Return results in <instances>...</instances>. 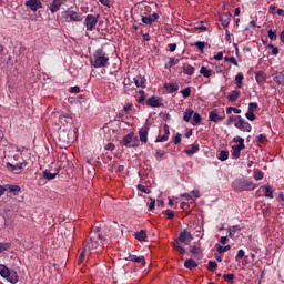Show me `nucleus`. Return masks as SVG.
I'll return each instance as SVG.
<instances>
[{
    "label": "nucleus",
    "mask_w": 284,
    "mask_h": 284,
    "mask_svg": "<svg viewBox=\"0 0 284 284\" xmlns=\"http://www.w3.org/2000/svg\"><path fill=\"white\" fill-rule=\"evenodd\" d=\"M170 139L168 135H159L155 140V143H165Z\"/></svg>",
    "instance_id": "8fccbe9b"
},
{
    "label": "nucleus",
    "mask_w": 284,
    "mask_h": 284,
    "mask_svg": "<svg viewBox=\"0 0 284 284\" xmlns=\"http://www.w3.org/2000/svg\"><path fill=\"white\" fill-rule=\"evenodd\" d=\"M85 261V248L80 253L79 260H78V265H81Z\"/></svg>",
    "instance_id": "603ef678"
},
{
    "label": "nucleus",
    "mask_w": 284,
    "mask_h": 284,
    "mask_svg": "<svg viewBox=\"0 0 284 284\" xmlns=\"http://www.w3.org/2000/svg\"><path fill=\"white\" fill-rule=\"evenodd\" d=\"M199 150H200L199 144H192L191 149H187L184 152L189 156H192L193 154H196V152H199Z\"/></svg>",
    "instance_id": "72a5a7b5"
},
{
    "label": "nucleus",
    "mask_w": 284,
    "mask_h": 284,
    "mask_svg": "<svg viewBox=\"0 0 284 284\" xmlns=\"http://www.w3.org/2000/svg\"><path fill=\"white\" fill-rule=\"evenodd\" d=\"M192 90H190V88H185L181 91V94L184 99H187V97H190Z\"/></svg>",
    "instance_id": "3c124183"
},
{
    "label": "nucleus",
    "mask_w": 284,
    "mask_h": 284,
    "mask_svg": "<svg viewBox=\"0 0 284 284\" xmlns=\"http://www.w3.org/2000/svg\"><path fill=\"white\" fill-rule=\"evenodd\" d=\"M126 261H131V263H138L140 265H145V256H143V255H140V256L129 255L126 257Z\"/></svg>",
    "instance_id": "2eb2a0df"
},
{
    "label": "nucleus",
    "mask_w": 284,
    "mask_h": 284,
    "mask_svg": "<svg viewBox=\"0 0 284 284\" xmlns=\"http://www.w3.org/2000/svg\"><path fill=\"white\" fill-rule=\"evenodd\" d=\"M194 45L197 48V50H200V52L203 54L204 50H205V42L203 41H197L194 43Z\"/></svg>",
    "instance_id": "a19ab883"
},
{
    "label": "nucleus",
    "mask_w": 284,
    "mask_h": 284,
    "mask_svg": "<svg viewBox=\"0 0 284 284\" xmlns=\"http://www.w3.org/2000/svg\"><path fill=\"white\" fill-rule=\"evenodd\" d=\"M70 92H71V94H79V92H81V88H79V87H71L70 88Z\"/></svg>",
    "instance_id": "bf43d9fd"
},
{
    "label": "nucleus",
    "mask_w": 284,
    "mask_h": 284,
    "mask_svg": "<svg viewBox=\"0 0 284 284\" xmlns=\"http://www.w3.org/2000/svg\"><path fill=\"white\" fill-rule=\"evenodd\" d=\"M178 241H180V243H185V245H190V243L194 241V236H192L187 230H183L181 231Z\"/></svg>",
    "instance_id": "ddd939ff"
},
{
    "label": "nucleus",
    "mask_w": 284,
    "mask_h": 284,
    "mask_svg": "<svg viewBox=\"0 0 284 284\" xmlns=\"http://www.w3.org/2000/svg\"><path fill=\"white\" fill-rule=\"evenodd\" d=\"M142 23H145L146 26H152L154 23L152 19H150V16L142 17Z\"/></svg>",
    "instance_id": "09e8293b"
},
{
    "label": "nucleus",
    "mask_w": 284,
    "mask_h": 284,
    "mask_svg": "<svg viewBox=\"0 0 284 284\" xmlns=\"http://www.w3.org/2000/svg\"><path fill=\"white\" fill-rule=\"evenodd\" d=\"M101 243H103V237H101L100 234L94 233V235H92L90 240L85 243L84 250H97V247H99Z\"/></svg>",
    "instance_id": "423d86ee"
},
{
    "label": "nucleus",
    "mask_w": 284,
    "mask_h": 284,
    "mask_svg": "<svg viewBox=\"0 0 284 284\" xmlns=\"http://www.w3.org/2000/svg\"><path fill=\"white\" fill-rule=\"evenodd\" d=\"M254 110H258V103H256V102H250V103H248V109H247V111L254 113Z\"/></svg>",
    "instance_id": "c03bdc74"
},
{
    "label": "nucleus",
    "mask_w": 284,
    "mask_h": 284,
    "mask_svg": "<svg viewBox=\"0 0 284 284\" xmlns=\"http://www.w3.org/2000/svg\"><path fill=\"white\" fill-rule=\"evenodd\" d=\"M182 134L181 133H176L174 140H173V143L174 145H179V143H181V139H182Z\"/></svg>",
    "instance_id": "4d7b16f0"
},
{
    "label": "nucleus",
    "mask_w": 284,
    "mask_h": 284,
    "mask_svg": "<svg viewBox=\"0 0 284 284\" xmlns=\"http://www.w3.org/2000/svg\"><path fill=\"white\" fill-rule=\"evenodd\" d=\"M245 256V251L243 248H240L236 254V258H243Z\"/></svg>",
    "instance_id": "e2e57ef3"
},
{
    "label": "nucleus",
    "mask_w": 284,
    "mask_h": 284,
    "mask_svg": "<svg viewBox=\"0 0 284 284\" xmlns=\"http://www.w3.org/2000/svg\"><path fill=\"white\" fill-rule=\"evenodd\" d=\"M232 19V13L231 12H226V13H223L221 17H220V21L223 26V28H227L230 26V21Z\"/></svg>",
    "instance_id": "6ab92c4d"
},
{
    "label": "nucleus",
    "mask_w": 284,
    "mask_h": 284,
    "mask_svg": "<svg viewBox=\"0 0 284 284\" xmlns=\"http://www.w3.org/2000/svg\"><path fill=\"white\" fill-rule=\"evenodd\" d=\"M232 112H234V114H241V109L234 106L226 108V114H232Z\"/></svg>",
    "instance_id": "58836bf2"
},
{
    "label": "nucleus",
    "mask_w": 284,
    "mask_h": 284,
    "mask_svg": "<svg viewBox=\"0 0 284 284\" xmlns=\"http://www.w3.org/2000/svg\"><path fill=\"white\" fill-rule=\"evenodd\" d=\"M261 190H265L264 196L265 199H274V187L270 184H264L261 186Z\"/></svg>",
    "instance_id": "f3484780"
},
{
    "label": "nucleus",
    "mask_w": 284,
    "mask_h": 284,
    "mask_svg": "<svg viewBox=\"0 0 284 284\" xmlns=\"http://www.w3.org/2000/svg\"><path fill=\"white\" fill-rule=\"evenodd\" d=\"M230 250H232V246H231V245L217 247L219 254H225V252H230Z\"/></svg>",
    "instance_id": "37998d69"
},
{
    "label": "nucleus",
    "mask_w": 284,
    "mask_h": 284,
    "mask_svg": "<svg viewBox=\"0 0 284 284\" xmlns=\"http://www.w3.org/2000/svg\"><path fill=\"white\" fill-rule=\"evenodd\" d=\"M7 191H9L13 196H19L21 192V186L14 184H7Z\"/></svg>",
    "instance_id": "4be33fe9"
},
{
    "label": "nucleus",
    "mask_w": 284,
    "mask_h": 284,
    "mask_svg": "<svg viewBox=\"0 0 284 284\" xmlns=\"http://www.w3.org/2000/svg\"><path fill=\"white\" fill-rule=\"evenodd\" d=\"M202 121L201 114L199 113H193V125H199Z\"/></svg>",
    "instance_id": "ea45409f"
},
{
    "label": "nucleus",
    "mask_w": 284,
    "mask_h": 284,
    "mask_svg": "<svg viewBox=\"0 0 284 284\" xmlns=\"http://www.w3.org/2000/svg\"><path fill=\"white\" fill-rule=\"evenodd\" d=\"M8 192V184L7 185H0V196H3Z\"/></svg>",
    "instance_id": "680f3d73"
},
{
    "label": "nucleus",
    "mask_w": 284,
    "mask_h": 284,
    "mask_svg": "<svg viewBox=\"0 0 284 284\" xmlns=\"http://www.w3.org/2000/svg\"><path fill=\"white\" fill-rule=\"evenodd\" d=\"M200 74H202L204 79H210V77H212V70L207 69L206 67H201Z\"/></svg>",
    "instance_id": "473e14b6"
},
{
    "label": "nucleus",
    "mask_w": 284,
    "mask_h": 284,
    "mask_svg": "<svg viewBox=\"0 0 284 284\" xmlns=\"http://www.w3.org/2000/svg\"><path fill=\"white\" fill-rule=\"evenodd\" d=\"M219 270V264L214 261L209 262V271L210 272H216Z\"/></svg>",
    "instance_id": "4c0bfd02"
},
{
    "label": "nucleus",
    "mask_w": 284,
    "mask_h": 284,
    "mask_svg": "<svg viewBox=\"0 0 284 284\" xmlns=\"http://www.w3.org/2000/svg\"><path fill=\"white\" fill-rule=\"evenodd\" d=\"M182 70H183L184 74L192 77L194 74L195 69H194V67H192L190 64L183 63Z\"/></svg>",
    "instance_id": "a878e982"
},
{
    "label": "nucleus",
    "mask_w": 284,
    "mask_h": 284,
    "mask_svg": "<svg viewBox=\"0 0 284 284\" xmlns=\"http://www.w3.org/2000/svg\"><path fill=\"white\" fill-rule=\"evenodd\" d=\"M136 88H145V82L148 81V79H145L144 75H138L133 79Z\"/></svg>",
    "instance_id": "5701e85b"
},
{
    "label": "nucleus",
    "mask_w": 284,
    "mask_h": 284,
    "mask_svg": "<svg viewBox=\"0 0 284 284\" xmlns=\"http://www.w3.org/2000/svg\"><path fill=\"white\" fill-rule=\"evenodd\" d=\"M255 79H256L258 85H263V83H265V81H267V75L263 71H256Z\"/></svg>",
    "instance_id": "aec40b11"
},
{
    "label": "nucleus",
    "mask_w": 284,
    "mask_h": 284,
    "mask_svg": "<svg viewBox=\"0 0 284 284\" xmlns=\"http://www.w3.org/2000/svg\"><path fill=\"white\" fill-rule=\"evenodd\" d=\"M190 252H191V254H199L201 252V247L193 245L190 247Z\"/></svg>",
    "instance_id": "13d9d810"
},
{
    "label": "nucleus",
    "mask_w": 284,
    "mask_h": 284,
    "mask_svg": "<svg viewBox=\"0 0 284 284\" xmlns=\"http://www.w3.org/2000/svg\"><path fill=\"white\" fill-rule=\"evenodd\" d=\"M12 247V243L7 242V243H0V254H2V252H8V250H10Z\"/></svg>",
    "instance_id": "e433bc0d"
},
{
    "label": "nucleus",
    "mask_w": 284,
    "mask_h": 284,
    "mask_svg": "<svg viewBox=\"0 0 284 284\" xmlns=\"http://www.w3.org/2000/svg\"><path fill=\"white\" fill-rule=\"evenodd\" d=\"M233 143H239L235 145H232V156L233 159H240L241 158V151L245 150V139H243L240 135H236L233 138Z\"/></svg>",
    "instance_id": "39448f33"
},
{
    "label": "nucleus",
    "mask_w": 284,
    "mask_h": 284,
    "mask_svg": "<svg viewBox=\"0 0 284 284\" xmlns=\"http://www.w3.org/2000/svg\"><path fill=\"white\" fill-rule=\"evenodd\" d=\"M97 23H99V16L88 14L84 19V26L89 32L97 30Z\"/></svg>",
    "instance_id": "0eeeda50"
},
{
    "label": "nucleus",
    "mask_w": 284,
    "mask_h": 284,
    "mask_svg": "<svg viewBox=\"0 0 284 284\" xmlns=\"http://www.w3.org/2000/svg\"><path fill=\"white\" fill-rule=\"evenodd\" d=\"M184 267L186 270H194V267H199V264L193 258H189L184 262Z\"/></svg>",
    "instance_id": "cd10ccee"
},
{
    "label": "nucleus",
    "mask_w": 284,
    "mask_h": 284,
    "mask_svg": "<svg viewBox=\"0 0 284 284\" xmlns=\"http://www.w3.org/2000/svg\"><path fill=\"white\" fill-rule=\"evenodd\" d=\"M180 59L169 58L168 63L164 64L165 70H170V68H174V65H179Z\"/></svg>",
    "instance_id": "393cba45"
},
{
    "label": "nucleus",
    "mask_w": 284,
    "mask_h": 284,
    "mask_svg": "<svg viewBox=\"0 0 284 284\" xmlns=\"http://www.w3.org/2000/svg\"><path fill=\"white\" fill-rule=\"evenodd\" d=\"M231 186L234 192H254V190L257 187V184L245 178H237L232 182Z\"/></svg>",
    "instance_id": "f03ea898"
},
{
    "label": "nucleus",
    "mask_w": 284,
    "mask_h": 284,
    "mask_svg": "<svg viewBox=\"0 0 284 284\" xmlns=\"http://www.w3.org/2000/svg\"><path fill=\"white\" fill-rule=\"evenodd\" d=\"M268 48L272 49L273 57H277V54H278V47H276L274 44H268Z\"/></svg>",
    "instance_id": "5fc2aeb1"
},
{
    "label": "nucleus",
    "mask_w": 284,
    "mask_h": 284,
    "mask_svg": "<svg viewBox=\"0 0 284 284\" xmlns=\"http://www.w3.org/2000/svg\"><path fill=\"white\" fill-rule=\"evenodd\" d=\"M224 61L227 63H232L233 65L239 67V61H236V58L234 57H224Z\"/></svg>",
    "instance_id": "79ce46f5"
},
{
    "label": "nucleus",
    "mask_w": 284,
    "mask_h": 284,
    "mask_svg": "<svg viewBox=\"0 0 284 284\" xmlns=\"http://www.w3.org/2000/svg\"><path fill=\"white\" fill-rule=\"evenodd\" d=\"M148 132H150V126H142L139 130V136L142 143H148Z\"/></svg>",
    "instance_id": "dca6fc26"
},
{
    "label": "nucleus",
    "mask_w": 284,
    "mask_h": 284,
    "mask_svg": "<svg viewBox=\"0 0 284 284\" xmlns=\"http://www.w3.org/2000/svg\"><path fill=\"white\" fill-rule=\"evenodd\" d=\"M217 159L219 161H227V159H230V152L225 150L220 151Z\"/></svg>",
    "instance_id": "f704fd0d"
},
{
    "label": "nucleus",
    "mask_w": 284,
    "mask_h": 284,
    "mask_svg": "<svg viewBox=\"0 0 284 284\" xmlns=\"http://www.w3.org/2000/svg\"><path fill=\"white\" fill-rule=\"evenodd\" d=\"M149 18H150V19L153 21V23H154V21H156V19H159V13L153 12L152 14L149 16Z\"/></svg>",
    "instance_id": "69168bd1"
},
{
    "label": "nucleus",
    "mask_w": 284,
    "mask_h": 284,
    "mask_svg": "<svg viewBox=\"0 0 284 284\" xmlns=\"http://www.w3.org/2000/svg\"><path fill=\"white\" fill-rule=\"evenodd\" d=\"M43 179H47V181H52L54 179H57V173H52L50 172V170H44L42 173Z\"/></svg>",
    "instance_id": "c756f323"
},
{
    "label": "nucleus",
    "mask_w": 284,
    "mask_h": 284,
    "mask_svg": "<svg viewBox=\"0 0 284 284\" xmlns=\"http://www.w3.org/2000/svg\"><path fill=\"white\" fill-rule=\"evenodd\" d=\"M236 232H241V226L233 225V226L229 227V237L234 239Z\"/></svg>",
    "instance_id": "2f4dec72"
},
{
    "label": "nucleus",
    "mask_w": 284,
    "mask_h": 284,
    "mask_svg": "<svg viewBox=\"0 0 284 284\" xmlns=\"http://www.w3.org/2000/svg\"><path fill=\"white\" fill-rule=\"evenodd\" d=\"M115 148H116V146H115L114 144L108 143L104 149H105V150H109L110 152H114Z\"/></svg>",
    "instance_id": "0e129e2a"
},
{
    "label": "nucleus",
    "mask_w": 284,
    "mask_h": 284,
    "mask_svg": "<svg viewBox=\"0 0 284 284\" xmlns=\"http://www.w3.org/2000/svg\"><path fill=\"white\" fill-rule=\"evenodd\" d=\"M123 143L125 148H139V138L134 133H129L124 136Z\"/></svg>",
    "instance_id": "9d476101"
},
{
    "label": "nucleus",
    "mask_w": 284,
    "mask_h": 284,
    "mask_svg": "<svg viewBox=\"0 0 284 284\" xmlns=\"http://www.w3.org/2000/svg\"><path fill=\"white\" fill-rule=\"evenodd\" d=\"M193 114H194V110L186 109L184 111L183 121H185V123H190V121H192Z\"/></svg>",
    "instance_id": "c85d7f7f"
},
{
    "label": "nucleus",
    "mask_w": 284,
    "mask_h": 284,
    "mask_svg": "<svg viewBox=\"0 0 284 284\" xmlns=\"http://www.w3.org/2000/svg\"><path fill=\"white\" fill-rule=\"evenodd\" d=\"M61 19L65 23H72L73 22H81L83 21V16L77 11L73 10H67L61 13Z\"/></svg>",
    "instance_id": "20e7f679"
},
{
    "label": "nucleus",
    "mask_w": 284,
    "mask_h": 284,
    "mask_svg": "<svg viewBox=\"0 0 284 284\" xmlns=\"http://www.w3.org/2000/svg\"><path fill=\"white\" fill-rule=\"evenodd\" d=\"M223 277L227 283H232V281H234V274L232 273L224 274Z\"/></svg>",
    "instance_id": "864d4df0"
},
{
    "label": "nucleus",
    "mask_w": 284,
    "mask_h": 284,
    "mask_svg": "<svg viewBox=\"0 0 284 284\" xmlns=\"http://www.w3.org/2000/svg\"><path fill=\"white\" fill-rule=\"evenodd\" d=\"M149 18H150V19L153 21V23H154V21H156V19H159V13L153 12L152 14L149 16Z\"/></svg>",
    "instance_id": "338daca9"
},
{
    "label": "nucleus",
    "mask_w": 284,
    "mask_h": 284,
    "mask_svg": "<svg viewBox=\"0 0 284 284\" xmlns=\"http://www.w3.org/2000/svg\"><path fill=\"white\" fill-rule=\"evenodd\" d=\"M164 88L169 92V94H173V92H179V84L176 83H165Z\"/></svg>",
    "instance_id": "b1692460"
},
{
    "label": "nucleus",
    "mask_w": 284,
    "mask_h": 284,
    "mask_svg": "<svg viewBox=\"0 0 284 284\" xmlns=\"http://www.w3.org/2000/svg\"><path fill=\"white\" fill-rule=\"evenodd\" d=\"M190 193L191 196H194V199H201V193L199 192V190H193Z\"/></svg>",
    "instance_id": "052dcab7"
},
{
    "label": "nucleus",
    "mask_w": 284,
    "mask_h": 284,
    "mask_svg": "<svg viewBox=\"0 0 284 284\" xmlns=\"http://www.w3.org/2000/svg\"><path fill=\"white\" fill-rule=\"evenodd\" d=\"M223 119H225V114L219 115L215 110L209 113V121H212L213 123H219V121H223Z\"/></svg>",
    "instance_id": "a211bd4d"
},
{
    "label": "nucleus",
    "mask_w": 284,
    "mask_h": 284,
    "mask_svg": "<svg viewBox=\"0 0 284 284\" xmlns=\"http://www.w3.org/2000/svg\"><path fill=\"white\" fill-rule=\"evenodd\" d=\"M0 276H2V278H7L11 284L19 283V275H17V272L10 271V268L3 264H0Z\"/></svg>",
    "instance_id": "7ed1b4c3"
},
{
    "label": "nucleus",
    "mask_w": 284,
    "mask_h": 284,
    "mask_svg": "<svg viewBox=\"0 0 284 284\" xmlns=\"http://www.w3.org/2000/svg\"><path fill=\"white\" fill-rule=\"evenodd\" d=\"M245 116H246V119H247L248 121H255V120H256V115H255L254 112H252V111H247V112L245 113Z\"/></svg>",
    "instance_id": "de8ad7c7"
},
{
    "label": "nucleus",
    "mask_w": 284,
    "mask_h": 284,
    "mask_svg": "<svg viewBox=\"0 0 284 284\" xmlns=\"http://www.w3.org/2000/svg\"><path fill=\"white\" fill-rule=\"evenodd\" d=\"M275 83L277 85H284V72H280L275 78H274Z\"/></svg>",
    "instance_id": "c9c22d12"
},
{
    "label": "nucleus",
    "mask_w": 284,
    "mask_h": 284,
    "mask_svg": "<svg viewBox=\"0 0 284 284\" xmlns=\"http://www.w3.org/2000/svg\"><path fill=\"white\" fill-rule=\"evenodd\" d=\"M145 104L149 108H162L163 99L156 95H152L151 98L146 99Z\"/></svg>",
    "instance_id": "f8f14e48"
},
{
    "label": "nucleus",
    "mask_w": 284,
    "mask_h": 284,
    "mask_svg": "<svg viewBox=\"0 0 284 284\" xmlns=\"http://www.w3.org/2000/svg\"><path fill=\"white\" fill-rule=\"evenodd\" d=\"M263 176H264L263 171H257V172L254 174L255 181H262Z\"/></svg>",
    "instance_id": "6e6d98bb"
},
{
    "label": "nucleus",
    "mask_w": 284,
    "mask_h": 284,
    "mask_svg": "<svg viewBox=\"0 0 284 284\" xmlns=\"http://www.w3.org/2000/svg\"><path fill=\"white\" fill-rule=\"evenodd\" d=\"M166 216L170 221H172V219H174V211H166Z\"/></svg>",
    "instance_id": "774afa93"
},
{
    "label": "nucleus",
    "mask_w": 284,
    "mask_h": 284,
    "mask_svg": "<svg viewBox=\"0 0 284 284\" xmlns=\"http://www.w3.org/2000/svg\"><path fill=\"white\" fill-rule=\"evenodd\" d=\"M89 61L95 69L108 68L110 65V55H108L103 48H99L93 52Z\"/></svg>",
    "instance_id": "f257e3e1"
},
{
    "label": "nucleus",
    "mask_w": 284,
    "mask_h": 284,
    "mask_svg": "<svg viewBox=\"0 0 284 284\" xmlns=\"http://www.w3.org/2000/svg\"><path fill=\"white\" fill-rule=\"evenodd\" d=\"M28 166V161L23 160L22 162H19L17 164H12L10 162H7L6 168L9 170V172H13V174H21V171L23 168Z\"/></svg>",
    "instance_id": "6e6552de"
},
{
    "label": "nucleus",
    "mask_w": 284,
    "mask_h": 284,
    "mask_svg": "<svg viewBox=\"0 0 284 284\" xmlns=\"http://www.w3.org/2000/svg\"><path fill=\"white\" fill-rule=\"evenodd\" d=\"M139 192H143L144 194H150L152 192L150 189L145 187V185L138 184Z\"/></svg>",
    "instance_id": "49530a36"
},
{
    "label": "nucleus",
    "mask_w": 284,
    "mask_h": 284,
    "mask_svg": "<svg viewBox=\"0 0 284 284\" xmlns=\"http://www.w3.org/2000/svg\"><path fill=\"white\" fill-rule=\"evenodd\" d=\"M61 6H65V0H53L50 6V12L54 14L61 10Z\"/></svg>",
    "instance_id": "4468645a"
},
{
    "label": "nucleus",
    "mask_w": 284,
    "mask_h": 284,
    "mask_svg": "<svg viewBox=\"0 0 284 284\" xmlns=\"http://www.w3.org/2000/svg\"><path fill=\"white\" fill-rule=\"evenodd\" d=\"M268 39L271 41H276V39H278V36L276 34V31H273L272 29L268 30Z\"/></svg>",
    "instance_id": "a18cd8bd"
},
{
    "label": "nucleus",
    "mask_w": 284,
    "mask_h": 284,
    "mask_svg": "<svg viewBox=\"0 0 284 284\" xmlns=\"http://www.w3.org/2000/svg\"><path fill=\"white\" fill-rule=\"evenodd\" d=\"M236 119L237 121L234 125L237 130H241V132H252V124L250 122L245 121L241 115H237Z\"/></svg>",
    "instance_id": "1a4fd4ad"
},
{
    "label": "nucleus",
    "mask_w": 284,
    "mask_h": 284,
    "mask_svg": "<svg viewBox=\"0 0 284 284\" xmlns=\"http://www.w3.org/2000/svg\"><path fill=\"white\" fill-rule=\"evenodd\" d=\"M243 79H245V75H243V73H237L235 75V81H236L237 90H241V88H243Z\"/></svg>",
    "instance_id": "7c9ffc66"
},
{
    "label": "nucleus",
    "mask_w": 284,
    "mask_h": 284,
    "mask_svg": "<svg viewBox=\"0 0 284 284\" xmlns=\"http://www.w3.org/2000/svg\"><path fill=\"white\" fill-rule=\"evenodd\" d=\"M240 97H241V91L233 90L231 93H229L227 99L229 101L234 103V101H237Z\"/></svg>",
    "instance_id": "bb28decb"
},
{
    "label": "nucleus",
    "mask_w": 284,
    "mask_h": 284,
    "mask_svg": "<svg viewBox=\"0 0 284 284\" xmlns=\"http://www.w3.org/2000/svg\"><path fill=\"white\" fill-rule=\"evenodd\" d=\"M26 8H29L31 12H38V10H41L43 8V3L41 0H27L24 2Z\"/></svg>",
    "instance_id": "9b49d317"
},
{
    "label": "nucleus",
    "mask_w": 284,
    "mask_h": 284,
    "mask_svg": "<svg viewBox=\"0 0 284 284\" xmlns=\"http://www.w3.org/2000/svg\"><path fill=\"white\" fill-rule=\"evenodd\" d=\"M136 241H140L141 243L148 242V233L145 230H141L140 232H135L134 234Z\"/></svg>",
    "instance_id": "412c9836"
}]
</instances>
